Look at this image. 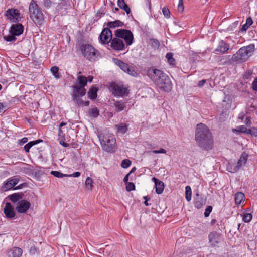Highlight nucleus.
Instances as JSON below:
<instances>
[{
    "mask_svg": "<svg viewBox=\"0 0 257 257\" xmlns=\"http://www.w3.org/2000/svg\"><path fill=\"white\" fill-rule=\"evenodd\" d=\"M24 31V27L21 24H16L13 25L10 28V32L11 34L15 36H19L22 34Z\"/></svg>",
    "mask_w": 257,
    "mask_h": 257,
    "instance_id": "16",
    "label": "nucleus"
},
{
    "mask_svg": "<svg viewBox=\"0 0 257 257\" xmlns=\"http://www.w3.org/2000/svg\"><path fill=\"white\" fill-rule=\"evenodd\" d=\"M4 212L5 215L9 218H13L15 215L14 208L10 203H7L6 204Z\"/></svg>",
    "mask_w": 257,
    "mask_h": 257,
    "instance_id": "19",
    "label": "nucleus"
},
{
    "mask_svg": "<svg viewBox=\"0 0 257 257\" xmlns=\"http://www.w3.org/2000/svg\"><path fill=\"white\" fill-rule=\"evenodd\" d=\"M93 77L92 76H89L87 78V81H88V82H91L93 80Z\"/></svg>",
    "mask_w": 257,
    "mask_h": 257,
    "instance_id": "60",
    "label": "nucleus"
},
{
    "mask_svg": "<svg viewBox=\"0 0 257 257\" xmlns=\"http://www.w3.org/2000/svg\"><path fill=\"white\" fill-rule=\"evenodd\" d=\"M82 52L84 57L90 61H95L100 54L96 49L89 44L83 46Z\"/></svg>",
    "mask_w": 257,
    "mask_h": 257,
    "instance_id": "8",
    "label": "nucleus"
},
{
    "mask_svg": "<svg viewBox=\"0 0 257 257\" xmlns=\"http://www.w3.org/2000/svg\"><path fill=\"white\" fill-rule=\"evenodd\" d=\"M229 45L226 43L223 40H221L218 44L217 48L215 50L216 53L220 52L221 53H225L229 49Z\"/></svg>",
    "mask_w": 257,
    "mask_h": 257,
    "instance_id": "18",
    "label": "nucleus"
},
{
    "mask_svg": "<svg viewBox=\"0 0 257 257\" xmlns=\"http://www.w3.org/2000/svg\"><path fill=\"white\" fill-rule=\"evenodd\" d=\"M60 144L62 145L63 146L65 147H68V144L66 143H65V142H63V143H62L61 142H60Z\"/></svg>",
    "mask_w": 257,
    "mask_h": 257,
    "instance_id": "62",
    "label": "nucleus"
},
{
    "mask_svg": "<svg viewBox=\"0 0 257 257\" xmlns=\"http://www.w3.org/2000/svg\"><path fill=\"white\" fill-rule=\"evenodd\" d=\"M135 189V186L133 183H127L126 184V190L130 192Z\"/></svg>",
    "mask_w": 257,
    "mask_h": 257,
    "instance_id": "44",
    "label": "nucleus"
},
{
    "mask_svg": "<svg viewBox=\"0 0 257 257\" xmlns=\"http://www.w3.org/2000/svg\"><path fill=\"white\" fill-rule=\"evenodd\" d=\"M233 132H241V133H244L246 134L248 133V128H247L244 125H240L238 127L237 129L236 128H232V130Z\"/></svg>",
    "mask_w": 257,
    "mask_h": 257,
    "instance_id": "36",
    "label": "nucleus"
},
{
    "mask_svg": "<svg viewBox=\"0 0 257 257\" xmlns=\"http://www.w3.org/2000/svg\"><path fill=\"white\" fill-rule=\"evenodd\" d=\"M50 70L51 73L56 78H59V75L58 74L59 68L57 66H53Z\"/></svg>",
    "mask_w": 257,
    "mask_h": 257,
    "instance_id": "40",
    "label": "nucleus"
},
{
    "mask_svg": "<svg viewBox=\"0 0 257 257\" xmlns=\"http://www.w3.org/2000/svg\"><path fill=\"white\" fill-rule=\"evenodd\" d=\"M113 62L115 64L118 66L124 72L132 76L135 77L137 76V73L132 65H129L128 64L118 59H114Z\"/></svg>",
    "mask_w": 257,
    "mask_h": 257,
    "instance_id": "10",
    "label": "nucleus"
},
{
    "mask_svg": "<svg viewBox=\"0 0 257 257\" xmlns=\"http://www.w3.org/2000/svg\"><path fill=\"white\" fill-rule=\"evenodd\" d=\"M6 16L10 20L16 22L20 16V13L17 9H9L6 11Z\"/></svg>",
    "mask_w": 257,
    "mask_h": 257,
    "instance_id": "17",
    "label": "nucleus"
},
{
    "mask_svg": "<svg viewBox=\"0 0 257 257\" xmlns=\"http://www.w3.org/2000/svg\"><path fill=\"white\" fill-rule=\"evenodd\" d=\"M147 75L162 91L169 92L172 89L171 81L168 76L163 71L152 67L148 69Z\"/></svg>",
    "mask_w": 257,
    "mask_h": 257,
    "instance_id": "1",
    "label": "nucleus"
},
{
    "mask_svg": "<svg viewBox=\"0 0 257 257\" xmlns=\"http://www.w3.org/2000/svg\"><path fill=\"white\" fill-rule=\"evenodd\" d=\"M123 25V23L120 20H115L114 21L109 22L107 23V28L110 29H114L116 27H121Z\"/></svg>",
    "mask_w": 257,
    "mask_h": 257,
    "instance_id": "25",
    "label": "nucleus"
},
{
    "mask_svg": "<svg viewBox=\"0 0 257 257\" xmlns=\"http://www.w3.org/2000/svg\"><path fill=\"white\" fill-rule=\"evenodd\" d=\"M205 200L201 197L198 193H197L194 198L195 207L198 209H200L204 204H205Z\"/></svg>",
    "mask_w": 257,
    "mask_h": 257,
    "instance_id": "22",
    "label": "nucleus"
},
{
    "mask_svg": "<svg viewBox=\"0 0 257 257\" xmlns=\"http://www.w3.org/2000/svg\"><path fill=\"white\" fill-rule=\"evenodd\" d=\"M245 195L243 193L237 192L235 195V202L237 205H239L242 201H244Z\"/></svg>",
    "mask_w": 257,
    "mask_h": 257,
    "instance_id": "27",
    "label": "nucleus"
},
{
    "mask_svg": "<svg viewBox=\"0 0 257 257\" xmlns=\"http://www.w3.org/2000/svg\"><path fill=\"white\" fill-rule=\"evenodd\" d=\"M90 116L96 117L99 115V110L96 107L91 109L89 111Z\"/></svg>",
    "mask_w": 257,
    "mask_h": 257,
    "instance_id": "38",
    "label": "nucleus"
},
{
    "mask_svg": "<svg viewBox=\"0 0 257 257\" xmlns=\"http://www.w3.org/2000/svg\"><path fill=\"white\" fill-rule=\"evenodd\" d=\"M136 170V167H134L130 171V172H129L128 174H130V175H131V174L133 172H134V171H135Z\"/></svg>",
    "mask_w": 257,
    "mask_h": 257,
    "instance_id": "63",
    "label": "nucleus"
},
{
    "mask_svg": "<svg viewBox=\"0 0 257 257\" xmlns=\"http://www.w3.org/2000/svg\"><path fill=\"white\" fill-rule=\"evenodd\" d=\"M63 134V132L61 130V128H59V136H61V135Z\"/></svg>",
    "mask_w": 257,
    "mask_h": 257,
    "instance_id": "64",
    "label": "nucleus"
},
{
    "mask_svg": "<svg viewBox=\"0 0 257 257\" xmlns=\"http://www.w3.org/2000/svg\"><path fill=\"white\" fill-rule=\"evenodd\" d=\"M29 14L31 19L37 25H41L44 21L41 9L34 0H32L29 7Z\"/></svg>",
    "mask_w": 257,
    "mask_h": 257,
    "instance_id": "4",
    "label": "nucleus"
},
{
    "mask_svg": "<svg viewBox=\"0 0 257 257\" xmlns=\"http://www.w3.org/2000/svg\"><path fill=\"white\" fill-rule=\"evenodd\" d=\"M247 134H250L252 136L257 137V128L255 127L248 128Z\"/></svg>",
    "mask_w": 257,
    "mask_h": 257,
    "instance_id": "46",
    "label": "nucleus"
},
{
    "mask_svg": "<svg viewBox=\"0 0 257 257\" xmlns=\"http://www.w3.org/2000/svg\"><path fill=\"white\" fill-rule=\"evenodd\" d=\"M114 35L117 38L122 40L124 39L127 46H130L133 43V34L130 30L118 29L115 31Z\"/></svg>",
    "mask_w": 257,
    "mask_h": 257,
    "instance_id": "9",
    "label": "nucleus"
},
{
    "mask_svg": "<svg viewBox=\"0 0 257 257\" xmlns=\"http://www.w3.org/2000/svg\"><path fill=\"white\" fill-rule=\"evenodd\" d=\"M252 218V215L250 213H245L243 214L242 220L245 223L249 222Z\"/></svg>",
    "mask_w": 257,
    "mask_h": 257,
    "instance_id": "37",
    "label": "nucleus"
},
{
    "mask_svg": "<svg viewBox=\"0 0 257 257\" xmlns=\"http://www.w3.org/2000/svg\"><path fill=\"white\" fill-rule=\"evenodd\" d=\"M128 125L125 123H121L120 124H117L115 126V128L116 130V132L117 133H120L121 134H125L128 130Z\"/></svg>",
    "mask_w": 257,
    "mask_h": 257,
    "instance_id": "24",
    "label": "nucleus"
},
{
    "mask_svg": "<svg viewBox=\"0 0 257 257\" xmlns=\"http://www.w3.org/2000/svg\"><path fill=\"white\" fill-rule=\"evenodd\" d=\"M253 21L251 17H248L246 20V23L242 26L240 31L241 32H245L248 28L252 24Z\"/></svg>",
    "mask_w": 257,
    "mask_h": 257,
    "instance_id": "28",
    "label": "nucleus"
},
{
    "mask_svg": "<svg viewBox=\"0 0 257 257\" xmlns=\"http://www.w3.org/2000/svg\"><path fill=\"white\" fill-rule=\"evenodd\" d=\"M97 89L95 87L91 88L88 92V96L91 99H95L97 97Z\"/></svg>",
    "mask_w": 257,
    "mask_h": 257,
    "instance_id": "30",
    "label": "nucleus"
},
{
    "mask_svg": "<svg viewBox=\"0 0 257 257\" xmlns=\"http://www.w3.org/2000/svg\"><path fill=\"white\" fill-rule=\"evenodd\" d=\"M166 57L167 59L168 63L172 66L175 65V60L173 57V54L171 53H168L166 54Z\"/></svg>",
    "mask_w": 257,
    "mask_h": 257,
    "instance_id": "34",
    "label": "nucleus"
},
{
    "mask_svg": "<svg viewBox=\"0 0 257 257\" xmlns=\"http://www.w3.org/2000/svg\"><path fill=\"white\" fill-rule=\"evenodd\" d=\"M209 242L212 247L218 246L219 244L221 242L222 237L220 233L216 232H212L208 235Z\"/></svg>",
    "mask_w": 257,
    "mask_h": 257,
    "instance_id": "12",
    "label": "nucleus"
},
{
    "mask_svg": "<svg viewBox=\"0 0 257 257\" xmlns=\"http://www.w3.org/2000/svg\"><path fill=\"white\" fill-rule=\"evenodd\" d=\"M77 81L79 86L74 85L73 88V100L76 103L81 104L83 103L80 100V97L85 95L86 90L84 87L87 84V78L85 76L79 75L77 77Z\"/></svg>",
    "mask_w": 257,
    "mask_h": 257,
    "instance_id": "3",
    "label": "nucleus"
},
{
    "mask_svg": "<svg viewBox=\"0 0 257 257\" xmlns=\"http://www.w3.org/2000/svg\"><path fill=\"white\" fill-rule=\"evenodd\" d=\"M162 13L164 17H166V18H169L170 17V12L169 9L167 7H164L163 8Z\"/></svg>",
    "mask_w": 257,
    "mask_h": 257,
    "instance_id": "42",
    "label": "nucleus"
},
{
    "mask_svg": "<svg viewBox=\"0 0 257 257\" xmlns=\"http://www.w3.org/2000/svg\"><path fill=\"white\" fill-rule=\"evenodd\" d=\"M99 39L102 44H108L111 42L113 38L110 30L109 28H104L99 35Z\"/></svg>",
    "mask_w": 257,
    "mask_h": 257,
    "instance_id": "11",
    "label": "nucleus"
},
{
    "mask_svg": "<svg viewBox=\"0 0 257 257\" xmlns=\"http://www.w3.org/2000/svg\"><path fill=\"white\" fill-rule=\"evenodd\" d=\"M192 249H190L189 251L185 250H183V252H180L179 253V257H184V254L189 253Z\"/></svg>",
    "mask_w": 257,
    "mask_h": 257,
    "instance_id": "53",
    "label": "nucleus"
},
{
    "mask_svg": "<svg viewBox=\"0 0 257 257\" xmlns=\"http://www.w3.org/2000/svg\"><path fill=\"white\" fill-rule=\"evenodd\" d=\"M244 117V114L243 113H240L238 116V119L242 120Z\"/></svg>",
    "mask_w": 257,
    "mask_h": 257,
    "instance_id": "59",
    "label": "nucleus"
},
{
    "mask_svg": "<svg viewBox=\"0 0 257 257\" xmlns=\"http://www.w3.org/2000/svg\"><path fill=\"white\" fill-rule=\"evenodd\" d=\"M245 123L247 126H250V125L251 124V118L250 117H247L246 118L245 120Z\"/></svg>",
    "mask_w": 257,
    "mask_h": 257,
    "instance_id": "52",
    "label": "nucleus"
},
{
    "mask_svg": "<svg viewBox=\"0 0 257 257\" xmlns=\"http://www.w3.org/2000/svg\"><path fill=\"white\" fill-rule=\"evenodd\" d=\"M254 51V45L250 44L240 48L233 55L232 60L233 62L241 63L246 61Z\"/></svg>",
    "mask_w": 257,
    "mask_h": 257,
    "instance_id": "5",
    "label": "nucleus"
},
{
    "mask_svg": "<svg viewBox=\"0 0 257 257\" xmlns=\"http://www.w3.org/2000/svg\"><path fill=\"white\" fill-rule=\"evenodd\" d=\"M247 160V155L246 154H242L237 163L236 164L237 170H239L242 166L245 164Z\"/></svg>",
    "mask_w": 257,
    "mask_h": 257,
    "instance_id": "23",
    "label": "nucleus"
},
{
    "mask_svg": "<svg viewBox=\"0 0 257 257\" xmlns=\"http://www.w3.org/2000/svg\"><path fill=\"white\" fill-rule=\"evenodd\" d=\"M152 152L155 154H159V153L165 154V153H166V150L164 149L161 148L160 150H153L152 151Z\"/></svg>",
    "mask_w": 257,
    "mask_h": 257,
    "instance_id": "50",
    "label": "nucleus"
},
{
    "mask_svg": "<svg viewBox=\"0 0 257 257\" xmlns=\"http://www.w3.org/2000/svg\"><path fill=\"white\" fill-rule=\"evenodd\" d=\"M117 5L120 9H123L127 14L131 13V9L128 5L125 4L124 0H118Z\"/></svg>",
    "mask_w": 257,
    "mask_h": 257,
    "instance_id": "26",
    "label": "nucleus"
},
{
    "mask_svg": "<svg viewBox=\"0 0 257 257\" xmlns=\"http://www.w3.org/2000/svg\"><path fill=\"white\" fill-rule=\"evenodd\" d=\"M22 249L19 247H14L8 252L9 257H20L22 254Z\"/></svg>",
    "mask_w": 257,
    "mask_h": 257,
    "instance_id": "21",
    "label": "nucleus"
},
{
    "mask_svg": "<svg viewBox=\"0 0 257 257\" xmlns=\"http://www.w3.org/2000/svg\"><path fill=\"white\" fill-rule=\"evenodd\" d=\"M178 10L179 12H182L184 10L183 1L179 0L178 5Z\"/></svg>",
    "mask_w": 257,
    "mask_h": 257,
    "instance_id": "48",
    "label": "nucleus"
},
{
    "mask_svg": "<svg viewBox=\"0 0 257 257\" xmlns=\"http://www.w3.org/2000/svg\"><path fill=\"white\" fill-rule=\"evenodd\" d=\"M51 174L53 175L56 177L61 178L64 177H67V174H63L60 172L57 171H52L50 172Z\"/></svg>",
    "mask_w": 257,
    "mask_h": 257,
    "instance_id": "39",
    "label": "nucleus"
},
{
    "mask_svg": "<svg viewBox=\"0 0 257 257\" xmlns=\"http://www.w3.org/2000/svg\"><path fill=\"white\" fill-rule=\"evenodd\" d=\"M31 206L29 201L26 200H22L18 201L16 206V210L18 213H26Z\"/></svg>",
    "mask_w": 257,
    "mask_h": 257,
    "instance_id": "13",
    "label": "nucleus"
},
{
    "mask_svg": "<svg viewBox=\"0 0 257 257\" xmlns=\"http://www.w3.org/2000/svg\"><path fill=\"white\" fill-rule=\"evenodd\" d=\"M81 173L79 172H75L72 174H67V177H78Z\"/></svg>",
    "mask_w": 257,
    "mask_h": 257,
    "instance_id": "51",
    "label": "nucleus"
},
{
    "mask_svg": "<svg viewBox=\"0 0 257 257\" xmlns=\"http://www.w3.org/2000/svg\"><path fill=\"white\" fill-rule=\"evenodd\" d=\"M37 252H38V249L34 245L32 246L29 250V253L30 254H32V255L35 254Z\"/></svg>",
    "mask_w": 257,
    "mask_h": 257,
    "instance_id": "49",
    "label": "nucleus"
},
{
    "mask_svg": "<svg viewBox=\"0 0 257 257\" xmlns=\"http://www.w3.org/2000/svg\"><path fill=\"white\" fill-rule=\"evenodd\" d=\"M27 141H28V139L26 137H24L20 140V143L21 144H23L26 143L27 142Z\"/></svg>",
    "mask_w": 257,
    "mask_h": 257,
    "instance_id": "58",
    "label": "nucleus"
},
{
    "mask_svg": "<svg viewBox=\"0 0 257 257\" xmlns=\"http://www.w3.org/2000/svg\"><path fill=\"white\" fill-rule=\"evenodd\" d=\"M110 46L114 50L121 51L124 49L125 44L122 39L115 37L112 39Z\"/></svg>",
    "mask_w": 257,
    "mask_h": 257,
    "instance_id": "14",
    "label": "nucleus"
},
{
    "mask_svg": "<svg viewBox=\"0 0 257 257\" xmlns=\"http://www.w3.org/2000/svg\"><path fill=\"white\" fill-rule=\"evenodd\" d=\"M110 89L113 94L118 97H123L129 93L128 87L120 83H112L110 85Z\"/></svg>",
    "mask_w": 257,
    "mask_h": 257,
    "instance_id": "7",
    "label": "nucleus"
},
{
    "mask_svg": "<svg viewBox=\"0 0 257 257\" xmlns=\"http://www.w3.org/2000/svg\"><path fill=\"white\" fill-rule=\"evenodd\" d=\"M205 82H206V80L205 79H203V80H202L201 81H199L198 82V86L199 87H202L204 85Z\"/></svg>",
    "mask_w": 257,
    "mask_h": 257,
    "instance_id": "55",
    "label": "nucleus"
},
{
    "mask_svg": "<svg viewBox=\"0 0 257 257\" xmlns=\"http://www.w3.org/2000/svg\"><path fill=\"white\" fill-rule=\"evenodd\" d=\"M5 40L7 42H13L16 40V36L11 34L7 36H4Z\"/></svg>",
    "mask_w": 257,
    "mask_h": 257,
    "instance_id": "43",
    "label": "nucleus"
},
{
    "mask_svg": "<svg viewBox=\"0 0 257 257\" xmlns=\"http://www.w3.org/2000/svg\"><path fill=\"white\" fill-rule=\"evenodd\" d=\"M130 174H127L125 176V177L124 178V179H123V181L125 183V184H127V183H129L128 182V177H129V176H130Z\"/></svg>",
    "mask_w": 257,
    "mask_h": 257,
    "instance_id": "57",
    "label": "nucleus"
},
{
    "mask_svg": "<svg viewBox=\"0 0 257 257\" xmlns=\"http://www.w3.org/2000/svg\"><path fill=\"white\" fill-rule=\"evenodd\" d=\"M22 194L19 193H16L12 194L10 196V200L14 202H17V201H19L20 199L22 198Z\"/></svg>",
    "mask_w": 257,
    "mask_h": 257,
    "instance_id": "29",
    "label": "nucleus"
},
{
    "mask_svg": "<svg viewBox=\"0 0 257 257\" xmlns=\"http://www.w3.org/2000/svg\"><path fill=\"white\" fill-rule=\"evenodd\" d=\"M101 144L104 150L108 152H112L114 151L116 146V140L112 135H98Z\"/></svg>",
    "mask_w": 257,
    "mask_h": 257,
    "instance_id": "6",
    "label": "nucleus"
},
{
    "mask_svg": "<svg viewBox=\"0 0 257 257\" xmlns=\"http://www.w3.org/2000/svg\"><path fill=\"white\" fill-rule=\"evenodd\" d=\"M131 164V161L128 159H124L122 161L121 166L123 168H128Z\"/></svg>",
    "mask_w": 257,
    "mask_h": 257,
    "instance_id": "41",
    "label": "nucleus"
},
{
    "mask_svg": "<svg viewBox=\"0 0 257 257\" xmlns=\"http://www.w3.org/2000/svg\"><path fill=\"white\" fill-rule=\"evenodd\" d=\"M252 88L253 90L257 91V78L254 79L252 83Z\"/></svg>",
    "mask_w": 257,
    "mask_h": 257,
    "instance_id": "54",
    "label": "nucleus"
},
{
    "mask_svg": "<svg viewBox=\"0 0 257 257\" xmlns=\"http://www.w3.org/2000/svg\"><path fill=\"white\" fill-rule=\"evenodd\" d=\"M192 191L189 186L185 187V198L187 201L189 202L191 199Z\"/></svg>",
    "mask_w": 257,
    "mask_h": 257,
    "instance_id": "33",
    "label": "nucleus"
},
{
    "mask_svg": "<svg viewBox=\"0 0 257 257\" xmlns=\"http://www.w3.org/2000/svg\"><path fill=\"white\" fill-rule=\"evenodd\" d=\"M212 210V207L211 206H208L205 209L204 212V216L205 217H208L209 216L210 213Z\"/></svg>",
    "mask_w": 257,
    "mask_h": 257,
    "instance_id": "47",
    "label": "nucleus"
},
{
    "mask_svg": "<svg viewBox=\"0 0 257 257\" xmlns=\"http://www.w3.org/2000/svg\"><path fill=\"white\" fill-rule=\"evenodd\" d=\"M19 181V179L14 178L10 179L4 182L2 186V189L4 191H8L12 189L16 185H17Z\"/></svg>",
    "mask_w": 257,
    "mask_h": 257,
    "instance_id": "15",
    "label": "nucleus"
},
{
    "mask_svg": "<svg viewBox=\"0 0 257 257\" xmlns=\"http://www.w3.org/2000/svg\"><path fill=\"white\" fill-rule=\"evenodd\" d=\"M152 180L155 183L156 193L158 194H161L164 189V183L155 177H153Z\"/></svg>",
    "mask_w": 257,
    "mask_h": 257,
    "instance_id": "20",
    "label": "nucleus"
},
{
    "mask_svg": "<svg viewBox=\"0 0 257 257\" xmlns=\"http://www.w3.org/2000/svg\"><path fill=\"white\" fill-rule=\"evenodd\" d=\"M80 100L81 101V100L80 99ZM82 101L83 102V103L82 104H79L78 103H76L79 106H83V105L88 106L89 105V101H83L82 100Z\"/></svg>",
    "mask_w": 257,
    "mask_h": 257,
    "instance_id": "56",
    "label": "nucleus"
},
{
    "mask_svg": "<svg viewBox=\"0 0 257 257\" xmlns=\"http://www.w3.org/2000/svg\"><path fill=\"white\" fill-rule=\"evenodd\" d=\"M34 145H35V143H34L33 142V141H31V142H29L28 143L26 144L24 146L25 151L26 152H29L30 149Z\"/></svg>",
    "mask_w": 257,
    "mask_h": 257,
    "instance_id": "45",
    "label": "nucleus"
},
{
    "mask_svg": "<svg viewBox=\"0 0 257 257\" xmlns=\"http://www.w3.org/2000/svg\"><path fill=\"white\" fill-rule=\"evenodd\" d=\"M227 170L231 173H235L239 170H237V166L235 163H229L227 166Z\"/></svg>",
    "mask_w": 257,
    "mask_h": 257,
    "instance_id": "35",
    "label": "nucleus"
},
{
    "mask_svg": "<svg viewBox=\"0 0 257 257\" xmlns=\"http://www.w3.org/2000/svg\"><path fill=\"white\" fill-rule=\"evenodd\" d=\"M195 139L198 146L204 150H209L213 148V141L211 133L204 124L200 123L197 125Z\"/></svg>",
    "mask_w": 257,
    "mask_h": 257,
    "instance_id": "2",
    "label": "nucleus"
},
{
    "mask_svg": "<svg viewBox=\"0 0 257 257\" xmlns=\"http://www.w3.org/2000/svg\"><path fill=\"white\" fill-rule=\"evenodd\" d=\"M42 142V140H36V141H33V142L34 143H35V145L36 144H37L38 143H39L40 142Z\"/></svg>",
    "mask_w": 257,
    "mask_h": 257,
    "instance_id": "61",
    "label": "nucleus"
},
{
    "mask_svg": "<svg viewBox=\"0 0 257 257\" xmlns=\"http://www.w3.org/2000/svg\"><path fill=\"white\" fill-rule=\"evenodd\" d=\"M114 106L117 111H121L125 108V104L124 102L116 101L114 103Z\"/></svg>",
    "mask_w": 257,
    "mask_h": 257,
    "instance_id": "32",
    "label": "nucleus"
},
{
    "mask_svg": "<svg viewBox=\"0 0 257 257\" xmlns=\"http://www.w3.org/2000/svg\"><path fill=\"white\" fill-rule=\"evenodd\" d=\"M85 185L86 189L88 190H91L93 187V180L92 178L88 177L85 180Z\"/></svg>",
    "mask_w": 257,
    "mask_h": 257,
    "instance_id": "31",
    "label": "nucleus"
}]
</instances>
